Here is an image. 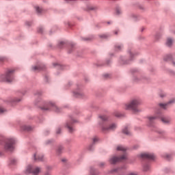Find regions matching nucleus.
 Masks as SVG:
<instances>
[{
  "instance_id": "obj_1",
  "label": "nucleus",
  "mask_w": 175,
  "mask_h": 175,
  "mask_svg": "<svg viewBox=\"0 0 175 175\" xmlns=\"http://www.w3.org/2000/svg\"><path fill=\"white\" fill-rule=\"evenodd\" d=\"M142 105V100L139 98H133L131 100L129 103L124 104V110H132L133 113H140L142 109L139 108V106Z\"/></svg>"
},
{
  "instance_id": "obj_2",
  "label": "nucleus",
  "mask_w": 175,
  "mask_h": 175,
  "mask_svg": "<svg viewBox=\"0 0 175 175\" xmlns=\"http://www.w3.org/2000/svg\"><path fill=\"white\" fill-rule=\"evenodd\" d=\"M14 73V69L8 70L5 72V75L1 76V79H3V81H5L6 83H12V81L14 80V77H13Z\"/></svg>"
},
{
  "instance_id": "obj_3",
  "label": "nucleus",
  "mask_w": 175,
  "mask_h": 175,
  "mask_svg": "<svg viewBox=\"0 0 175 175\" xmlns=\"http://www.w3.org/2000/svg\"><path fill=\"white\" fill-rule=\"evenodd\" d=\"M14 143H16V140H14V139L13 138L8 139L5 142V144L4 146V150L5 151L11 152V151H13V150H14V146H13Z\"/></svg>"
},
{
  "instance_id": "obj_4",
  "label": "nucleus",
  "mask_w": 175,
  "mask_h": 175,
  "mask_svg": "<svg viewBox=\"0 0 175 175\" xmlns=\"http://www.w3.org/2000/svg\"><path fill=\"white\" fill-rule=\"evenodd\" d=\"M25 173V174H31V173H32L33 175H38L40 173V167H36L33 168L32 167V165H28L26 167Z\"/></svg>"
},
{
  "instance_id": "obj_5",
  "label": "nucleus",
  "mask_w": 175,
  "mask_h": 175,
  "mask_svg": "<svg viewBox=\"0 0 175 175\" xmlns=\"http://www.w3.org/2000/svg\"><path fill=\"white\" fill-rule=\"evenodd\" d=\"M127 159L126 153H124L122 156L120 157H112L109 159V163H111V165H114L115 163H117V162H122V161H126Z\"/></svg>"
},
{
  "instance_id": "obj_6",
  "label": "nucleus",
  "mask_w": 175,
  "mask_h": 175,
  "mask_svg": "<svg viewBox=\"0 0 175 175\" xmlns=\"http://www.w3.org/2000/svg\"><path fill=\"white\" fill-rule=\"evenodd\" d=\"M117 129V124L112 123L109 126H103V132H110V131H114Z\"/></svg>"
},
{
  "instance_id": "obj_7",
  "label": "nucleus",
  "mask_w": 175,
  "mask_h": 175,
  "mask_svg": "<svg viewBox=\"0 0 175 175\" xmlns=\"http://www.w3.org/2000/svg\"><path fill=\"white\" fill-rule=\"evenodd\" d=\"M141 158H143L144 159H155V155L151 154V153H143L141 154Z\"/></svg>"
},
{
  "instance_id": "obj_8",
  "label": "nucleus",
  "mask_w": 175,
  "mask_h": 175,
  "mask_svg": "<svg viewBox=\"0 0 175 175\" xmlns=\"http://www.w3.org/2000/svg\"><path fill=\"white\" fill-rule=\"evenodd\" d=\"M175 103V99L173 98L172 100H170L168 103H160L159 106L160 107H161V109H164L165 110V109L168 108L170 105H172V103Z\"/></svg>"
},
{
  "instance_id": "obj_9",
  "label": "nucleus",
  "mask_w": 175,
  "mask_h": 175,
  "mask_svg": "<svg viewBox=\"0 0 175 175\" xmlns=\"http://www.w3.org/2000/svg\"><path fill=\"white\" fill-rule=\"evenodd\" d=\"M34 161H42L44 160V157L40 153L36 152L33 155Z\"/></svg>"
},
{
  "instance_id": "obj_10",
  "label": "nucleus",
  "mask_w": 175,
  "mask_h": 175,
  "mask_svg": "<svg viewBox=\"0 0 175 175\" xmlns=\"http://www.w3.org/2000/svg\"><path fill=\"white\" fill-rule=\"evenodd\" d=\"M165 61H172V63L173 64L174 66H175V61L174 58H173V56L172 55H167L164 57Z\"/></svg>"
},
{
  "instance_id": "obj_11",
  "label": "nucleus",
  "mask_w": 175,
  "mask_h": 175,
  "mask_svg": "<svg viewBox=\"0 0 175 175\" xmlns=\"http://www.w3.org/2000/svg\"><path fill=\"white\" fill-rule=\"evenodd\" d=\"M161 120L163 124H170L172 122V120L170 118L163 116L161 118Z\"/></svg>"
},
{
  "instance_id": "obj_12",
  "label": "nucleus",
  "mask_w": 175,
  "mask_h": 175,
  "mask_svg": "<svg viewBox=\"0 0 175 175\" xmlns=\"http://www.w3.org/2000/svg\"><path fill=\"white\" fill-rule=\"evenodd\" d=\"M50 106L52 107L53 110L56 111V113H59V109L58 107H57V105H55V104L51 103Z\"/></svg>"
},
{
  "instance_id": "obj_13",
  "label": "nucleus",
  "mask_w": 175,
  "mask_h": 175,
  "mask_svg": "<svg viewBox=\"0 0 175 175\" xmlns=\"http://www.w3.org/2000/svg\"><path fill=\"white\" fill-rule=\"evenodd\" d=\"M116 150L118 151H123V152H125V151H126V148H125L122 146H117Z\"/></svg>"
},
{
  "instance_id": "obj_14",
  "label": "nucleus",
  "mask_w": 175,
  "mask_h": 175,
  "mask_svg": "<svg viewBox=\"0 0 175 175\" xmlns=\"http://www.w3.org/2000/svg\"><path fill=\"white\" fill-rule=\"evenodd\" d=\"M66 126H67V128H68L69 132H70V133L73 132L74 129H73V128L72 127V123L68 122V123L66 124Z\"/></svg>"
},
{
  "instance_id": "obj_15",
  "label": "nucleus",
  "mask_w": 175,
  "mask_h": 175,
  "mask_svg": "<svg viewBox=\"0 0 175 175\" xmlns=\"http://www.w3.org/2000/svg\"><path fill=\"white\" fill-rule=\"evenodd\" d=\"M172 44H173V40L172 38H167V42H166V45L168 47H170V46H172Z\"/></svg>"
},
{
  "instance_id": "obj_16",
  "label": "nucleus",
  "mask_w": 175,
  "mask_h": 175,
  "mask_svg": "<svg viewBox=\"0 0 175 175\" xmlns=\"http://www.w3.org/2000/svg\"><path fill=\"white\" fill-rule=\"evenodd\" d=\"M122 133H124V135H131V131H129V129H128V127H125V128L122 130Z\"/></svg>"
},
{
  "instance_id": "obj_17",
  "label": "nucleus",
  "mask_w": 175,
  "mask_h": 175,
  "mask_svg": "<svg viewBox=\"0 0 175 175\" xmlns=\"http://www.w3.org/2000/svg\"><path fill=\"white\" fill-rule=\"evenodd\" d=\"M157 118H158L157 116H150V117H148V120H149L150 122H154V121H155V120H157Z\"/></svg>"
},
{
  "instance_id": "obj_18",
  "label": "nucleus",
  "mask_w": 175,
  "mask_h": 175,
  "mask_svg": "<svg viewBox=\"0 0 175 175\" xmlns=\"http://www.w3.org/2000/svg\"><path fill=\"white\" fill-rule=\"evenodd\" d=\"M157 133H159V135H161V136H166V132H165L164 131L158 130Z\"/></svg>"
},
{
  "instance_id": "obj_19",
  "label": "nucleus",
  "mask_w": 175,
  "mask_h": 175,
  "mask_svg": "<svg viewBox=\"0 0 175 175\" xmlns=\"http://www.w3.org/2000/svg\"><path fill=\"white\" fill-rule=\"evenodd\" d=\"M35 9H36L37 13H42V12H43V10L39 6H36Z\"/></svg>"
},
{
  "instance_id": "obj_20",
  "label": "nucleus",
  "mask_w": 175,
  "mask_h": 175,
  "mask_svg": "<svg viewBox=\"0 0 175 175\" xmlns=\"http://www.w3.org/2000/svg\"><path fill=\"white\" fill-rule=\"evenodd\" d=\"M99 118H100L101 121H107V116L105 115L100 116Z\"/></svg>"
},
{
  "instance_id": "obj_21",
  "label": "nucleus",
  "mask_w": 175,
  "mask_h": 175,
  "mask_svg": "<svg viewBox=\"0 0 175 175\" xmlns=\"http://www.w3.org/2000/svg\"><path fill=\"white\" fill-rule=\"evenodd\" d=\"M144 172H148L150 170V165L148 164L144 165Z\"/></svg>"
},
{
  "instance_id": "obj_22",
  "label": "nucleus",
  "mask_w": 175,
  "mask_h": 175,
  "mask_svg": "<svg viewBox=\"0 0 175 175\" xmlns=\"http://www.w3.org/2000/svg\"><path fill=\"white\" fill-rule=\"evenodd\" d=\"M33 70H34V72H36V70H40L42 69V68H40V66H34L32 68Z\"/></svg>"
},
{
  "instance_id": "obj_23",
  "label": "nucleus",
  "mask_w": 175,
  "mask_h": 175,
  "mask_svg": "<svg viewBox=\"0 0 175 175\" xmlns=\"http://www.w3.org/2000/svg\"><path fill=\"white\" fill-rule=\"evenodd\" d=\"M164 158H165V159H167V161L170 160V158H172V156H170V154H164Z\"/></svg>"
},
{
  "instance_id": "obj_24",
  "label": "nucleus",
  "mask_w": 175,
  "mask_h": 175,
  "mask_svg": "<svg viewBox=\"0 0 175 175\" xmlns=\"http://www.w3.org/2000/svg\"><path fill=\"white\" fill-rule=\"evenodd\" d=\"M74 95L75 96H77V98H80L81 96V94L80 93L74 92Z\"/></svg>"
},
{
  "instance_id": "obj_25",
  "label": "nucleus",
  "mask_w": 175,
  "mask_h": 175,
  "mask_svg": "<svg viewBox=\"0 0 175 175\" xmlns=\"http://www.w3.org/2000/svg\"><path fill=\"white\" fill-rule=\"evenodd\" d=\"M5 111H6V110L0 107V114H2V113H5Z\"/></svg>"
},
{
  "instance_id": "obj_26",
  "label": "nucleus",
  "mask_w": 175,
  "mask_h": 175,
  "mask_svg": "<svg viewBox=\"0 0 175 175\" xmlns=\"http://www.w3.org/2000/svg\"><path fill=\"white\" fill-rule=\"evenodd\" d=\"M24 131H31V127H28L27 126H25L23 127Z\"/></svg>"
},
{
  "instance_id": "obj_27",
  "label": "nucleus",
  "mask_w": 175,
  "mask_h": 175,
  "mask_svg": "<svg viewBox=\"0 0 175 175\" xmlns=\"http://www.w3.org/2000/svg\"><path fill=\"white\" fill-rule=\"evenodd\" d=\"M17 161L14 159L11 160V165H16Z\"/></svg>"
},
{
  "instance_id": "obj_28",
  "label": "nucleus",
  "mask_w": 175,
  "mask_h": 175,
  "mask_svg": "<svg viewBox=\"0 0 175 175\" xmlns=\"http://www.w3.org/2000/svg\"><path fill=\"white\" fill-rule=\"evenodd\" d=\"M38 32L40 33H43V27H40L38 28Z\"/></svg>"
},
{
  "instance_id": "obj_29",
  "label": "nucleus",
  "mask_w": 175,
  "mask_h": 175,
  "mask_svg": "<svg viewBox=\"0 0 175 175\" xmlns=\"http://www.w3.org/2000/svg\"><path fill=\"white\" fill-rule=\"evenodd\" d=\"M116 47L117 50H121V49H122V46L121 45H116Z\"/></svg>"
},
{
  "instance_id": "obj_30",
  "label": "nucleus",
  "mask_w": 175,
  "mask_h": 175,
  "mask_svg": "<svg viewBox=\"0 0 175 175\" xmlns=\"http://www.w3.org/2000/svg\"><path fill=\"white\" fill-rule=\"evenodd\" d=\"M96 7L91 6L89 8V10H96Z\"/></svg>"
},
{
  "instance_id": "obj_31",
  "label": "nucleus",
  "mask_w": 175,
  "mask_h": 175,
  "mask_svg": "<svg viewBox=\"0 0 175 175\" xmlns=\"http://www.w3.org/2000/svg\"><path fill=\"white\" fill-rule=\"evenodd\" d=\"M121 13V10L120 9H117L116 10V14H120Z\"/></svg>"
},
{
  "instance_id": "obj_32",
  "label": "nucleus",
  "mask_w": 175,
  "mask_h": 175,
  "mask_svg": "<svg viewBox=\"0 0 175 175\" xmlns=\"http://www.w3.org/2000/svg\"><path fill=\"white\" fill-rule=\"evenodd\" d=\"M115 116H116V117H120L121 114H120V113H118V112H116Z\"/></svg>"
},
{
  "instance_id": "obj_33",
  "label": "nucleus",
  "mask_w": 175,
  "mask_h": 175,
  "mask_svg": "<svg viewBox=\"0 0 175 175\" xmlns=\"http://www.w3.org/2000/svg\"><path fill=\"white\" fill-rule=\"evenodd\" d=\"M96 142H98V137H94L93 139V143H96Z\"/></svg>"
},
{
  "instance_id": "obj_34",
  "label": "nucleus",
  "mask_w": 175,
  "mask_h": 175,
  "mask_svg": "<svg viewBox=\"0 0 175 175\" xmlns=\"http://www.w3.org/2000/svg\"><path fill=\"white\" fill-rule=\"evenodd\" d=\"M128 175H137V174L135 172H131Z\"/></svg>"
},
{
  "instance_id": "obj_35",
  "label": "nucleus",
  "mask_w": 175,
  "mask_h": 175,
  "mask_svg": "<svg viewBox=\"0 0 175 175\" xmlns=\"http://www.w3.org/2000/svg\"><path fill=\"white\" fill-rule=\"evenodd\" d=\"M62 150V147L59 148L57 149V152H61Z\"/></svg>"
},
{
  "instance_id": "obj_36",
  "label": "nucleus",
  "mask_w": 175,
  "mask_h": 175,
  "mask_svg": "<svg viewBox=\"0 0 175 175\" xmlns=\"http://www.w3.org/2000/svg\"><path fill=\"white\" fill-rule=\"evenodd\" d=\"M61 132V129H57V133L59 134Z\"/></svg>"
},
{
  "instance_id": "obj_37",
  "label": "nucleus",
  "mask_w": 175,
  "mask_h": 175,
  "mask_svg": "<svg viewBox=\"0 0 175 175\" xmlns=\"http://www.w3.org/2000/svg\"><path fill=\"white\" fill-rule=\"evenodd\" d=\"M50 108L49 107H43L42 108V110H49Z\"/></svg>"
},
{
  "instance_id": "obj_38",
  "label": "nucleus",
  "mask_w": 175,
  "mask_h": 175,
  "mask_svg": "<svg viewBox=\"0 0 175 175\" xmlns=\"http://www.w3.org/2000/svg\"><path fill=\"white\" fill-rule=\"evenodd\" d=\"M105 165V163H101L100 166H103Z\"/></svg>"
},
{
  "instance_id": "obj_39",
  "label": "nucleus",
  "mask_w": 175,
  "mask_h": 175,
  "mask_svg": "<svg viewBox=\"0 0 175 175\" xmlns=\"http://www.w3.org/2000/svg\"><path fill=\"white\" fill-rule=\"evenodd\" d=\"M101 38H106V35H103Z\"/></svg>"
},
{
  "instance_id": "obj_40",
  "label": "nucleus",
  "mask_w": 175,
  "mask_h": 175,
  "mask_svg": "<svg viewBox=\"0 0 175 175\" xmlns=\"http://www.w3.org/2000/svg\"><path fill=\"white\" fill-rule=\"evenodd\" d=\"M132 55H133V53H132L131 52H130V56L132 57Z\"/></svg>"
},
{
  "instance_id": "obj_41",
  "label": "nucleus",
  "mask_w": 175,
  "mask_h": 175,
  "mask_svg": "<svg viewBox=\"0 0 175 175\" xmlns=\"http://www.w3.org/2000/svg\"><path fill=\"white\" fill-rule=\"evenodd\" d=\"M72 122H76L77 121L76 120H72Z\"/></svg>"
},
{
  "instance_id": "obj_42",
  "label": "nucleus",
  "mask_w": 175,
  "mask_h": 175,
  "mask_svg": "<svg viewBox=\"0 0 175 175\" xmlns=\"http://www.w3.org/2000/svg\"><path fill=\"white\" fill-rule=\"evenodd\" d=\"M60 44H64V42H60Z\"/></svg>"
},
{
  "instance_id": "obj_43",
  "label": "nucleus",
  "mask_w": 175,
  "mask_h": 175,
  "mask_svg": "<svg viewBox=\"0 0 175 175\" xmlns=\"http://www.w3.org/2000/svg\"><path fill=\"white\" fill-rule=\"evenodd\" d=\"M115 33H116V35H117V33H118V31H116V32H115Z\"/></svg>"
},
{
  "instance_id": "obj_44",
  "label": "nucleus",
  "mask_w": 175,
  "mask_h": 175,
  "mask_svg": "<svg viewBox=\"0 0 175 175\" xmlns=\"http://www.w3.org/2000/svg\"><path fill=\"white\" fill-rule=\"evenodd\" d=\"M45 175H50V174H46Z\"/></svg>"
},
{
  "instance_id": "obj_45",
  "label": "nucleus",
  "mask_w": 175,
  "mask_h": 175,
  "mask_svg": "<svg viewBox=\"0 0 175 175\" xmlns=\"http://www.w3.org/2000/svg\"><path fill=\"white\" fill-rule=\"evenodd\" d=\"M161 98H163V96H161Z\"/></svg>"
},
{
  "instance_id": "obj_46",
  "label": "nucleus",
  "mask_w": 175,
  "mask_h": 175,
  "mask_svg": "<svg viewBox=\"0 0 175 175\" xmlns=\"http://www.w3.org/2000/svg\"><path fill=\"white\" fill-rule=\"evenodd\" d=\"M92 175H95V174H92Z\"/></svg>"
},
{
  "instance_id": "obj_47",
  "label": "nucleus",
  "mask_w": 175,
  "mask_h": 175,
  "mask_svg": "<svg viewBox=\"0 0 175 175\" xmlns=\"http://www.w3.org/2000/svg\"><path fill=\"white\" fill-rule=\"evenodd\" d=\"M0 155H1V153H0Z\"/></svg>"
}]
</instances>
